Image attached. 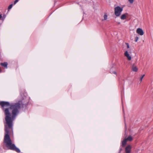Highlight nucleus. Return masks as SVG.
Wrapping results in <instances>:
<instances>
[{
    "label": "nucleus",
    "instance_id": "obj_1",
    "mask_svg": "<svg viewBox=\"0 0 153 153\" xmlns=\"http://www.w3.org/2000/svg\"><path fill=\"white\" fill-rule=\"evenodd\" d=\"M0 105L5 115L4 123L5 135L3 143L8 149L20 152V150L17 148L12 141L9 135V133L13 130V121L19 112L21 107H24V104L21 101L10 104L8 102H0Z\"/></svg>",
    "mask_w": 153,
    "mask_h": 153
},
{
    "label": "nucleus",
    "instance_id": "obj_2",
    "mask_svg": "<svg viewBox=\"0 0 153 153\" xmlns=\"http://www.w3.org/2000/svg\"><path fill=\"white\" fill-rule=\"evenodd\" d=\"M123 7L120 6H117L115 7V16H119L121 14V13L123 11Z\"/></svg>",
    "mask_w": 153,
    "mask_h": 153
},
{
    "label": "nucleus",
    "instance_id": "obj_3",
    "mask_svg": "<svg viewBox=\"0 0 153 153\" xmlns=\"http://www.w3.org/2000/svg\"><path fill=\"white\" fill-rule=\"evenodd\" d=\"M131 146L130 145L127 146L125 148L126 153H130L131 151Z\"/></svg>",
    "mask_w": 153,
    "mask_h": 153
},
{
    "label": "nucleus",
    "instance_id": "obj_4",
    "mask_svg": "<svg viewBox=\"0 0 153 153\" xmlns=\"http://www.w3.org/2000/svg\"><path fill=\"white\" fill-rule=\"evenodd\" d=\"M136 32L137 33L141 36L143 35L144 33L142 29L140 28H138Z\"/></svg>",
    "mask_w": 153,
    "mask_h": 153
},
{
    "label": "nucleus",
    "instance_id": "obj_5",
    "mask_svg": "<svg viewBox=\"0 0 153 153\" xmlns=\"http://www.w3.org/2000/svg\"><path fill=\"white\" fill-rule=\"evenodd\" d=\"M128 14L127 13L122 14L120 16V19L122 20L126 19L128 16Z\"/></svg>",
    "mask_w": 153,
    "mask_h": 153
},
{
    "label": "nucleus",
    "instance_id": "obj_6",
    "mask_svg": "<svg viewBox=\"0 0 153 153\" xmlns=\"http://www.w3.org/2000/svg\"><path fill=\"white\" fill-rule=\"evenodd\" d=\"M124 55L127 58L128 60H130L131 59V57L129 56V55L127 51H126Z\"/></svg>",
    "mask_w": 153,
    "mask_h": 153
},
{
    "label": "nucleus",
    "instance_id": "obj_7",
    "mask_svg": "<svg viewBox=\"0 0 153 153\" xmlns=\"http://www.w3.org/2000/svg\"><path fill=\"white\" fill-rule=\"evenodd\" d=\"M132 70L133 71L137 72V71L138 68L134 65H133L132 67Z\"/></svg>",
    "mask_w": 153,
    "mask_h": 153
},
{
    "label": "nucleus",
    "instance_id": "obj_8",
    "mask_svg": "<svg viewBox=\"0 0 153 153\" xmlns=\"http://www.w3.org/2000/svg\"><path fill=\"white\" fill-rule=\"evenodd\" d=\"M0 65L4 67L5 68H7L8 63L7 62H4V63H1Z\"/></svg>",
    "mask_w": 153,
    "mask_h": 153
},
{
    "label": "nucleus",
    "instance_id": "obj_9",
    "mask_svg": "<svg viewBox=\"0 0 153 153\" xmlns=\"http://www.w3.org/2000/svg\"><path fill=\"white\" fill-rule=\"evenodd\" d=\"M108 16L106 13H104V15L103 16L104 19H102V21L106 20L107 19Z\"/></svg>",
    "mask_w": 153,
    "mask_h": 153
},
{
    "label": "nucleus",
    "instance_id": "obj_10",
    "mask_svg": "<svg viewBox=\"0 0 153 153\" xmlns=\"http://www.w3.org/2000/svg\"><path fill=\"white\" fill-rule=\"evenodd\" d=\"M127 141L126 139H124V140L122 142V146L123 147H124L126 146Z\"/></svg>",
    "mask_w": 153,
    "mask_h": 153
},
{
    "label": "nucleus",
    "instance_id": "obj_11",
    "mask_svg": "<svg viewBox=\"0 0 153 153\" xmlns=\"http://www.w3.org/2000/svg\"><path fill=\"white\" fill-rule=\"evenodd\" d=\"M127 141H131L133 140V138L131 136H129L127 138H125Z\"/></svg>",
    "mask_w": 153,
    "mask_h": 153
},
{
    "label": "nucleus",
    "instance_id": "obj_12",
    "mask_svg": "<svg viewBox=\"0 0 153 153\" xmlns=\"http://www.w3.org/2000/svg\"><path fill=\"white\" fill-rule=\"evenodd\" d=\"M114 68H111L110 70V72L111 73L115 74V71H113Z\"/></svg>",
    "mask_w": 153,
    "mask_h": 153
},
{
    "label": "nucleus",
    "instance_id": "obj_13",
    "mask_svg": "<svg viewBox=\"0 0 153 153\" xmlns=\"http://www.w3.org/2000/svg\"><path fill=\"white\" fill-rule=\"evenodd\" d=\"M13 6V4H10L8 7V10H9L10 9L12 8Z\"/></svg>",
    "mask_w": 153,
    "mask_h": 153
},
{
    "label": "nucleus",
    "instance_id": "obj_14",
    "mask_svg": "<svg viewBox=\"0 0 153 153\" xmlns=\"http://www.w3.org/2000/svg\"><path fill=\"white\" fill-rule=\"evenodd\" d=\"M6 17V15L4 14L3 16H2V20L3 21L5 18Z\"/></svg>",
    "mask_w": 153,
    "mask_h": 153
},
{
    "label": "nucleus",
    "instance_id": "obj_15",
    "mask_svg": "<svg viewBox=\"0 0 153 153\" xmlns=\"http://www.w3.org/2000/svg\"><path fill=\"white\" fill-rule=\"evenodd\" d=\"M138 37L137 36H136L135 38L134 39V41L135 42H137L138 39Z\"/></svg>",
    "mask_w": 153,
    "mask_h": 153
},
{
    "label": "nucleus",
    "instance_id": "obj_16",
    "mask_svg": "<svg viewBox=\"0 0 153 153\" xmlns=\"http://www.w3.org/2000/svg\"><path fill=\"white\" fill-rule=\"evenodd\" d=\"M130 4L133 3L134 1V0H128Z\"/></svg>",
    "mask_w": 153,
    "mask_h": 153
},
{
    "label": "nucleus",
    "instance_id": "obj_17",
    "mask_svg": "<svg viewBox=\"0 0 153 153\" xmlns=\"http://www.w3.org/2000/svg\"><path fill=\"white\" fill-rule=\"evenodd\" d=\"M145 75L143 74V75L140 78V82H141L143 79V78L144 76Z\"/></svg>",
    "mask_w": 153,
    "mask_h": 153
},
{
    "label": "nucleus",
    "instance_id": "obj_18",
    "mask_svg": "<svg viewBox=\"0 0 153 153\" xmlns=\"http://www.w3.org/2000/svg\"><path fill=\"white\" fill-rule=\"evenodd\" d=\"M126 44L127 45V48H129V45L128 44V43H126Z\"/></svg>",
    "mask_w": 153,
    "mask_h": 153
},
{
    "label": "nucleus",
    "instance_id": "obj_19",
    "mask_svg": "<svg viewBox=\"0 0 153 153\" xmlns=\"http://www.w3.org/2000/svg\"><path fill=\"white\" fill-rule=\"evenodd\" d=\"M19 1V0H15L14 3V4H16L18 1Z\"/></svg>",
    "mask_w": 153,
    "mask_h": 153
},
{
    "label": "nucleus",
    "instance_id": "obj_20",
    "mask_svg": "<svg viewBox=\"0 0 153 153\" xmlns=\"http://www.w3.org/2000/svg\"><path fill=\"white\" fill-rule=\"evenodd\" d=\"M2 15L1 14H0V20H2Z\"/></svg>",
    "mask_w": 153,
    "mask_h": 153
},
{
    "label": "nucleus",
    "instance_id": "obj_21",
    "mask_svg": "<svg viewBox=\"0 0 153 153\" xmlns=\"http://www.w3.org/2000/svg\"><path fill=\"white\" fill-rule=\"evenodd\" d=\"M1 69H0V73L1 72Z\"/></svg>",
    "mask_w": 153,
    "mask_h": 153
},
{
    "label": "nucleus",
    "instance_id": "obj_22",
    "mask_svg": "<svg viewBox=\"0 0 153 153\" xmlns=\"http://www.w3.org/2000/svg\"><path fill=\"white\" fill-rule=\"evenodd\" d=\"M118 24H120V22H119V23H118Z\"/></svg>",
    "mask_w": 153,
    "mask_h": 153
}]
</instances>
